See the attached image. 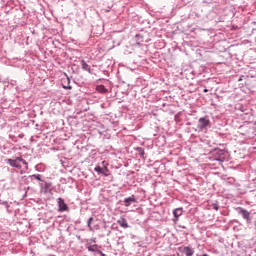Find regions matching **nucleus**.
Returning a JSON list of instances; mask_svg holds the SVG:
<instances>
[{"label": "nucleus", "mask_w": 256, "mask_h": 256, "mask_svg": "<svg viewBox=\"0 0 256 256\" xmlns=\"http://www.w3.org/2000/svg\"><path fill=\"white\" fill-rule=\"evenodd\" d=\"M227 159V152L221 149H216L214 151V161H219V163H224Z\"/></svg>", "instance_id": "f257e3e1"}, {"label": "nucleus", "mask_w": 256, "mask_h": 256, "mask_svg": "<svg viewBox=\"0 0 256 256\" xmlns=\"http://www.w3.org/2000/svg\"><path fill=\"white\" fill-rule=\"evenodd\" d=\"M22 161H23L22 157H16L14 159H11V158L7 159L6 163L10 165V167H14L15 169H22L23 167L21 165Z\"/></svg>", "instance_id": "f03ea898"}, {"label": "nucleus", "mask_w": 256, "mask_h": 256, "mask_svg": "<svg viewBox=\"0 0 256 256\" xmlns=\"http://www.w3.org/2000/svg\"><path fill=\"white\" fill-rule=\"evenodd\" d=\"M211 124V121L207 117L199 118L197 129L198 131H203L204 129H207L209 125Z\"/></svg>", "instance_id": "7ed1b4c3"}, {"label": "nucleus", "mask_w": 256, "mask_h": 256, "mask_svg": "<svg viewBox=\"0 0 256 256\" xmlns=\"http://www.w3.org/2000/svg\"><path fill=\"white\" fill-rule=\"evenodd\" d=\"M178 249L180 253H184L186 256L195 255V249H193L191 246L179 247Z\"/></svg>", "instance_id": "20e7f679"}, {"label": "nucleus", "mask_w": 256, "mask_h": 256, "mask_svg": "<svg viewBox=\"0 0 256 256\" xmlns=\"http://www.w3.org/2000/svg\"><path fill=\"white\" fill-rule=\"evenodd\" d=\"M57 203H58V211H60V213L69 211V206H67V203H65V200H63V198H58Z\"/></svg>", "instance_id": "39448f33"}, {"label": "nucleus", "mask_w": 256, "mask_h": 256, "mask_svg": "<svg viewBox=\"0 0 256 256\" xmlns=\"http://www.w3.org/2000/svg\"><path fill=\"white\" fill-rule=\"evenodd\" d=\"M94 171H96V173H99L100 175H104V177H109V168H107V166H105L104 168H101V166H96L94 168Z\"/></svg>", "instance_id": "423d86ee"}, {"label": "nucleus", "mask_w": 256, "mask_h": 256, "mask_svg": "<svg viewBox=\"0 0 256 256\" xmlns=\"http://www.w3.org/2000/svg\"><path fill=\"white\" fill-rule=\"evenodd\" d=\"M133 203H137V198H135V195H132V196L124 199L125 207H131V205H133Z\"/></svg>", "instance_id": "0eeeda50"}, {"label": "nucleus", "mask_w": 256, "mask_h": 256, "mask_svg": "<svg viewBox=\"0 0 256 256\" xmlns=\"http://www.w3.org/2000/svg\"><path fill=\"white\" fill-rule=\"evenodd\" d=\"M239 213L242 215L243 219H246V221L248 223H251V217H250V213L249 211H247L246 209L240 208Z\"/></svg>", "instance_id": "6e6552de"}, {"label": "nucleus", "mask_w": 256, "mask_h": 256, "mask_svg": "<svg viewBox=\"0 0 256 256\" xmlns=\"http://www.w3.org/2000/svg\"><path fill=\"white\" fill-rule=\"evenodd\" d=\"M173 215L175 218V221H179V217H181V215H183V208H176L173 210Z\"/></svg>", "instance_id": "1a4fd4ad"}, {"label": "nucleus", "mask_w": 256, "mask_h": 256, "mask_svg": "<svg viewBox=\"0 0 256 256\" xmlns=\"http://www.w3.org/2000/svg\"><path fill=\"white\" fill-rule=\"evenodd\" d=\"M80 63L83 71H87L88 73H91V66H89V64H87L85 60H81Z\"/></svg>", "instance_id": "9d476101"}, {"label": "nucleus", "mask_w": 256, "mask_h": 256, "mask_svg": "<svg viewBox=\"0 0 256 256\" xmlns=\"http://www.w3.org/2000/svg\"><path fill=\"white\" fill-rule=\"evenodd\" d=\"M118 225H120V227H123L124 229H127L129 227V224L127 223V220L125 218H121L120 220H118Z\"/></svg>", "instance_id": "9b49d317"}, {"label": "nucleus", "mask_w": 256, "mask_h": 256, "mask_svg": "<svg viewBox=\"0 0 256 256\" xmlns=\"http://www.w3.org/2000/svg\"><path fill=\"white\" fill-rule=\"evenodd\" d=\"M53 185L49 182H46L44 185V193H51Z\"/></svg>", "instance_id": "f8f14e48"}, {"label": "nucleus", "mask_w": 256, "mask_h": 256, "mask_svg": "<svg viewBox=\"0 0 256 256\" xmlns=\"http://www.w3.org/2000/svg\"><path fill=\"white\" fill-rule=\"evenodd\" d=\"M29 179H31V181H33V179H36V181H43V179L41 178V174L30 175Z\"/></svg>", "instance_id": "ddd939ff"}, {"label": "nucleus", "mask_w": 256, "mask_h": 256, "mask_svg": "<svg viewBox=\"0 0 256 256\" xmlns=\"http://www.w3.org/2000/svg\"><path fill=\"white\" fill-rule=\"evenodd\" d=\"M136 151H137V153H139V156H140L141 158H143V157L145 156V149H143V148H141V147H137V148H136Z\"/></svg>", "instance_id": "4468645a"}, {"label": "nucleus", "mask_w": 256, "mask_h": 256, "mask_svg": "<svg viewBox=\"0 0 256 256\" xmlns=\"http://www.w3.org/2000/svg\"><path fill=\"white\" fill-rule=\"evenodd\" d=\"M96 89L99 91V93H107V88H105L103 85L97 86Z\"/></svg>", "instance_id": "2eb2a0df"}, {"label": "nucleus", "mask_w": 256, "mask_h": 256, "mask_svg": "<svg viewBox=\"0 0 256 256\" xmlns=\"http://www.w3.org/2000/svg\"><path fill=\"white\" fill-rule=\"evenodd\" d=\"M66 81H67V85H64L63 88L64 89H73V87H71V80L69 79V77L66 78Z\"/></svg>", "instance_id": "dca6fc26"}, {"label": "nucleus", "mask_w": 256, "mask_h": 256, "mask_svg": "<svg viewBox=\"0 0 256 256\" xmlns=\"http://www.w3.org/2000/svg\"><path fill=\"white\" fill-rule=\"evenodd\" d=\"M88 251H91L92 253H95L97 251V244L88 246Z\"/></svg>", "instance_id": "f3484780"}, {"label": "nucleus", "mask_w": 256, "mask_h": 256, "mask_svg": "<svg viewBox=\"0 0 256 256\" xmlns=\"http://www.w3.org/2000/svg\"><path fill=\"white\" fill-rule=\"evenodd\" d=\"M22 165H24L25 170L28 171L29 170V163H27V161L25 159L22 158Z\"/></svg>", "instance_id": "a211bd4d"}, {"label": "nucleus", "mask_w": 256, "mask_h": 256, "mask_svg": "<svg viewBox=\"0 0 256 256\" xmlns=\"http://www.w3.org/2000/svg\"><path fill=\"white\" fill-rule=\"evenodd\" d=\"M212 209H214L215 211H219V204L213 203L212 204Z\"/></svg>", "instance_id": "6ab92c4d"}, {"label": "nucleus", "mask_w": 256, "mask_h": 256, "mask_svg": "<svg viewBox=\"0 0 256 256\" xmlns=\"http://www.w3.org/2000/svg\"><path fill=\"white\" fill-rule=\"evenodd\" d=\"M93 222V217H90L87 221L88 227H91V223Z\"/></svg>", "instance_id": "aec40b11"}, {"label": "nucleus", "mask_w": 256, "mask_h": 256, "mask_svg": "<svg viewBox=\"0 0 256 256\" xmlns=\"http://www.w3.org/2000/svg\"><path fill=\"white\" fill-rule=\"evenodd\" d=\"M209 90L207 88L204 89V93H207Z\"/></svg>", "instance_id": "412c9836"}, {"label": "nucleus", "mask_w": 256, "mask_h": 256, "mask_svg": "<svg viewBox=\"0 0 256 256\" xmlns=\"http://www.w3.org/2000/svg\"><path fill=\"white\" fill-rule=\"evenodd\" d=\"M99 253H100V255L105 256V254L103 252L99 251Z\"/></svg>", "instance_id": "4be33fe9"}, {"label": "nucleus", "mask_w": 256, "mask_h": 256, "mask_svg": "<svg viewBox=\"0 0 256 256\" xmlns=\"http://www.w3.org/2000/svg\"><path fill=\"white\" fill-rule=\"evenodd\" d=\"M20 174L23 175V170L20 171Z\"/></svg>", "instance_id": "5701e85b"}]
</instances>
